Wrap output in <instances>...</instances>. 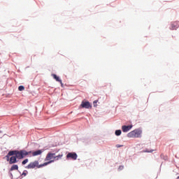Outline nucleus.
<instances>
[{"mask_svg":"<svg viewBox=\"0 0 179 179\" xmlns=\"http://www.w3.org/2000/svg\"><path fill=\"white\" fill-rule=\"evenodd\" d=\"M18 90L20 92H23V90H24V86H23V85L19 86L18 87Z\"/></svg>","mask_w":179,"mask_h":179,"instance_id":"14","label":"nucleus"},{"mask_svg":"<svg viewBox=\"0 0 179 179\" xmlns=\"http://www.w3.org/2000/svg\"><path fill=\"white\" fill-rule=\"evenodd\" d=\"M122 146H124V145H120V144L116 145V148H122Z\"/></svg>","mask_w":179,"mask_h":179,"instance_id":"18","label":"nucleus"},{"mask_svg":"<svg viewBox=\"0 0 179 179\" xmlns=\"http://www.w3.org/2000/svg\"><path fill=\"white\" fill-rule=\"evenodd\" d=\"M115 134L116 136H120V135H121V134H122V131H121V130H116Z\"/></svg>","mask_w":179,"mask_h":179,"instance_id":"13","label":"nucleus"},{"mask_svg":"<svg viewBox=\"0 0 179 179\" xmlns=\"http://www.w3.org/2000/svg\"><path fill=\"white\" fill-rule=\"evenodd\" d=\"M27 173H24V172L22 173V176H27Z\"/></svg>","mask_w":179,"mask_h":179,"instance_id":"19","label":"nucleus"},{"mask_svg":"<svg viewBox=\"0 0 179 179\" xmlns=\"http://www.w3.org/2000/svg\"><path fill=\"white\" fill-rule=\"evenodd\" d=\"M29 153H31V152H27L24 150H12L9 151L7 155L6 156L7 162H10V156H16L17 159H24L26 156H29Z\"/></svg>","mask_w":179,"mask_h":179,"instance_id":"2","label":"nucleus"},{"mask_svg":"<svg viewBox=\"0 0 179 179\" xmlns=\"http://www.w3.org/2000/svg\"><path fill=\"white\" fill-rule=\"evenodd\" d=\"M80 107H82V108H92V104H90L89 101H83Z\"/></svg>","mask_w":179,"mask_h":179,"instance_id":"5","label":"nucleus"},{"mask_svg":"<svg viewBox=\"0 0 179 179\" xmlns=\"http://www.w3.org/2000/svg\"><path fill=\"white\" fill-rule=\"evenodd\" d=\"M0 134H1V131H0Z\"/></svg>","mask_w":179,"mask_h":179,"instance_id":"21","label":"nucleus"},{"mask_svg":"<svg viewBox=\"0 0 179 179\" xmlns=\"http://www.w3.org/2000/svg\"><path fill=\"white\" fill-rule=\"evenodd\" d=\"M52 159H55V153L48 152L45 158V162L42 164H38V161H34L32 162H30L25 169H41V167H45V166H48V164H51V163H54L55 162V159L51 160Z\"/></svg>","mask_w":179,"mask_h":179,"instance_id":"1","label":"nucleus"},{"mask_svg":"<svg viewBox=\"0 0 179 179\" xmlns=\"http://www.w3.org/2000/svg\"><path fill=\"white\" fill-rule=\"evenodd\" d=\"M142 135V131L138 129H134V131H130L127 134L128 138H141Z\"/></svg>","mask_w":179,"mask_h":179,"instance_id":"3","label":"nucleus"},{"mask_svg":"<svg viewBox=\"0 0 179 179\" xmlns=\"http://www.w3.org/2000/svg\"><path fill=\"white\" fill-rule=\"evenodd\" d=\"M30 152L29 153V155H31L32 154V156L33 157H35V156H40V155H41L43 152V150H38L36 151H29Z\"/></svg>","mask_w":179,"mask_h":179,"instance_id":"6","label":"nucleus"},{"mask_svg":"<svg viewBox=\"0 0 179 179\" xmlns=\"http://www.w3.org/2000/svg\"><path fill=\"white\" fill-rule=\"evenodd\" d=\"M27 163H29V159H25L24 161H22V164L24 165L27 164Z\"/></svg>","mask_w":179,"mask_h":179,"instance_id":"16","label":"nucleus"},{"mask_svg":"<svg viewBox=\"0 0 179 179\" xmlns=\"http://www.w3.org/2000/svg\"><path fill=\"white\" fill-rule=\"evenodd\" d=\"M66 159H71L72 160H76L78 159V155L76 152H69L66 155Z\"/></svg>","mask_w":179,"mask_h":179,"instance_id":"4","label":"nucleus"},{"mask_svg":"<svg viewBox=\"0 0 179 179\" xmlns=\"http://www.w3.org/2000/svg\"><path fill=\"white\" fill-rule=\"evenodd\" d=\"M17 157L12 155V157L10 158V164H14V163H17Z\"/></svg>","mask_w":179,"mask_h":179,"instance_id":"8","label":"nucleus"},{"mask_svg":"<svg viewBox=\"0 0 179 179\" xmlns=\"http://www.w3.org/2000/svg\"><path fill=\"white\" fill-rule=\"evenodd\" d=\"M178 178H179V176L178 177Z\"/></svg>","mask_w":179,"mask_h":179,"instance_id":"20","label":"nucleus"},{"mask_svg":"<svg viewBox=\"0 0 179 179\" xmlns=\"http://www.w3.org/2000/svg\"><path fill=\"white\" fill-rule=\"evenodd\" d=\"M62 156H64V155L62 154H60L57 156H55V161L59 160V159H62Z\"/></svg>","mask_w":179,"mask_h":179,"instance_id":"12","label":"nucleus"},{"mask_svg":"<svg viewBox=\"0 0 179 179\" xmlns=\"http://www.w3.org/2000/svg\"><path fill=\"white\" fill-rule=\"evenodd\" d=\"M144 152H145V153H152V152H155V150L146 149Z\"/></svg>","mask_w":179,"mask_h":179,"instance_id":"15","label":"nucleus"},{"mask_svg":"<svg viewBox=\"0 0 179 179\" xmlns=\"http://www.w3.org/2000/svg\"><path fill=\"white\" fill-rule=\"evenodd\" d=\"M178 26H179V22H173L171 24L172 30L177 29V27H178Z\"/></svg>","mask_w":179,"mask_h":179,"instance_id":"10","label":"nucleus"},{"mask_svg":"<svg viewBox=\"0 0 179 179\" xmlns=\"http://www.w3.org/2000/svg\"><path fill=\"white\" fill-rule=\"evenodd\" d=\"M52 78H54L55 79V80H57V82H59V83H61L62 86L64 85L62 83V80L61 79H59V77H58L56 74H52Z\"/></svg>","mask_w":179,"mask_h":179,"instance_id":"9","label":"nucleus"},{"mask_svg":"<svg viewBox=\"0 0 179 179\" xmlns=\"http://www.w3.org/2000/svg\"><path fill=\"white\" fill-rule=\"evenodd\" d=\"M15 170H19V166L16 164L13 165L10 169V171H13Z\"/></svg>","mask_w":179,"mask_h":179,"instance_id":"11","label":"nucleus"},{"mask_svg":"<svg viewBox=\"0 0 179 179\" xmlns=\"http://www.w3.org/2000/svg\"><path fill=\"white\" fill-rule=\"evenodd\" d=\"M97 101H97V100L94 101V102H93L94 107H97Z\"/></svg>","mask_w":179,"mask_h":179,"instance_id":"17","label":"nucleus"},{"mask_svg":"<svg viewBox=\"0 0 179 179\" xmlns=\"http://www.w3.org/2000/svg\"><path fill=\"white\" fill-rule=\"evenodd\" d=\"M132 129V125H129V126H122V131L123 132H128V131H130V129Z\"/></svg>","mask_w":179,"mask_h":179,"instance_id":"7","label":"nucleus"}]
</instances>
